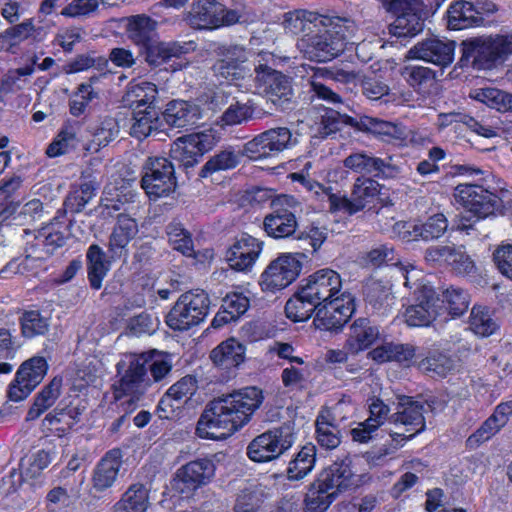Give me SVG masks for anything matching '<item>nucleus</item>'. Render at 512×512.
Here are the masks:
<instances>
[{"label": "nucleus", "mask_w": 512, "mask_h": 512, "mask_svg": "<svg viewBox=\"0 0 512 512\" xmlns=\"http://www.w3.org/2000/svg\"><path fill=\"white\" fill-rule=\"evenodd\" d=\"M263 400V391L255 386L211 400L197 422L196 434L203 439H226L251 420Z\"/></svg>", "instance_id": "obj_1"}, {"label": "nucleus", "mask_w": 512, "mask_h": 512, "mask_svg": "<svg viewBox=\"0 0 512 512\" xmlns=\"http://www.w3.org/2000/svg\"><path fill=\"white\" fill-rule=\"evenodd\" d=\"M330 17L340 22L329 27L317 26L312 33L298 39L296 46L305 58L315 62H329L343 53L348 40L355 35L357 25L353 19L334 15Z\"/></svg>", "instance_id": "obj_2"}, {"label": "nucleus", "mask_w": 512, "mask_h": 512, "mask_svg": "<svg viewBox=\"0 0 512 512\" xmlns=\"http://www.w3.org/2000/svg\"><path fill=\"white\" fill-rule=\"evenodd\" d=\"M292 179L300 182L318 198H326L331 212H342L348 215H353L374 203L382 189L376 180L358 177L353 185L351 197L348 198L345 195L332 193L331 187L324 186L301 173L292 174Z\"/></svg>", "instance_id": "obj_3"}, {"label": "nucleus", "mask_w": 512, "mask_h": 512, "mask_svg": "<svg viewBox=\"0 0 512 512\" xmlns=\"http://www.w3.org/2000/svg\"><path fill=\"white\" fill-rule=\"evenodd\" d=\"M461 66L489 70L512 54L511 35H488L466 39L461 44Z\"/></svg>", "instance_id": "obj_4"}, {"label": "nucleus", "mask_w": 512, "mask_h": 512, "mask_svg": "<svg viewBox=\"0 0 512 512\" xmlns=\"http://www.w3.org/2000/svg\"><path fill=\"white\" fill-rule=\"evenodd\" d=\"M213 64L214 76L220 83L237 87L242 92L253 91L254 68L248 63L249 52L240 45H222Z\"/></svg>", "instance_id": "obj_5"}, {"label": "nucleus", "mask_w": 512, "mask_h": 512, "mask_svg": "<svg viewBox=\"0 0 512 512\" xmlns=\"http://www.w3.org/2000/svg\"><path fill=\"white\" fill-rule=\"evenodd\" d=\"M276 56L268 51H261L254 61V93L263 94L274 105L283 107L293 96L291 79L275 70Z\"/></svg>", "instance_id": "obj_6"}, {"label": "nucleus", "mask_w": 512, "mask_h": 512, "mask_svg": "<svg viewBox=\"0 0 512 512\" xmlns=\"http://www.w3.org/2000/svg\"><path fill=\"white\" fill-rule=\"evenodd\" d=\"M346 343L350 352L369 349H372L371 352H415L414 346L396 343L382 335L379 328L367 318H359L352 323Z\"/></svg>", "instance_id": "obj_7"}, {"label": "nucleus", "mask_w": 512, "mask_h": 512, "mask_svg": "<svg viewBox=\"0 0 512 512\" xmlns=\"http://www.w3.org/2000/svg\"><path fill=\"white\" fill-rule=\"evenodd\" d=\"M210 300L203 290L183 293L166 316L167 325L177 331H185L200 324L209 312Z\"/></svg>", "instance_id": "obj_8"}, {"label": "nucleus", "mask_w": 512, "mask_h": 512, "mask_svg": "<svg viewBox=\"0 0 512 512\" xmlns=\"http://www.w3.org/2000/svg\"><path fill=\"white\" fill-rule=\"evenodd\" d=\"M118 373L123 374L115 385V398L122 400L127 398L129 405L135 404L152 386L151 377L148 375L146 361L142 358H134L130 354L128 362L117 363Z\"/></svg>", "instance_id": "obj_9"}, {"label": "nucleus", "mask_w": 512, "mask_h": 512, "mask_svg": "<svg viewBox=\"0 0 512 512\" xmlns=\"http://www.w3.org/2000/svg\"><path fill=\"white\" fill-rule=\"evenodd\" d=\"M425 405L414 401L411 397L402 396L399 399L397 411L389 418L388 423L394 428L388 430L396 447L411 439L425 428Z\"/></svg>", "instance_id": "obj_10"}, {"label": "nucleus", "mask_w": 512, "mask_h": 512, "mask_svg": "<svg viewBox=\"0 0 512 512\" xmlns=\"http://www.w3.org/2000/svg\"><path fill=\"white\" fill-rule=\"evenodd\" d=\"M218 141L219 135L213 128L186 134L173 141L170 157L184 168H190L195 166Z\"/></svg>", "instance_id": "obj_11"}, {"label": "nucleus", "mask_w": 512, "mask_h": 512, "mask_svg": "<svg viewBox=\"0 0 512 512\" xmlns=\"http://www.w3.org/2000/svg\"><path fill=\"white\" fill-rule=\"evenodd\" d=\"M302 263L298 254L281 253L262 271L259 285L265 293H277L291 285L300 275Z\"/></svg>", "instance_id": "obj_12"}, {"label": "nucleus", "mask_w": 512, "mask_h": 512, "mask_svg": "<svg viewBox=\"0 0 512 512\" xmlns=\"http://www.w3.org/2000/svg\"><path fill=\"white\" fill-rule=\"evenodd\" d=\"M175 168L165 157H149L142 171L141 187L150 199L166 197L176 188Z\"/></svg>", "instance_id": "obj_13"}, {"label": "nucleus", "mask_w": 512, "mask_h": 512, "mask_svg": "<svg viewBox=\"0 0 512 512\" xmlns=\"http://www.w3.org/2000/svg\"><path fill=\"white\" fill-rule=\"evenodd\" d=\"M311 70L313 72L310 80L312 103L316 100H322L327 104L335 105L337 107L342 105L341 97L331 88L322 83V80L330 79L344 84H356L362 80V75L358 71L344 67H312Z\"/></svg>", "instance_id": "obj_14"}, {"label": "nucleus", "mask_w": 512, "mask_h": 512, "mask_svg": "<svg viewBox=\"0 0 512 512\" xmlns=\"http://www.w3.org/2000/svg\"><path fill=\"white\" fill-rule=\"evenodd\" d=\"M293 442L289 426H281L255 437L247 447V455L254 462H268L282 455Z\"/></svg>", "instance_id": "obj_15"}, {"label": "nucleus", "mask_w": 512, "mask_h": 512, "mask_svg": "<svg viewBox=\"0 0 512 512\" xmlns=\"http://www.w3.org/2000/svg\"><path fill=\"white\" fill-rule=\"evenodd\" d=\"M273 211L263 220V230L274 239H284L293 235L297 229L295 213L300 203L293 196L284 195L273 203Z\"/></svg>", "instance_id": "obj_16"}, {"label": "nucleus", "mask_w": 512, "mask_h": 512, "mask_svg": "<svg viewBox=\"0 0 512 512\" xmlns=\"http://www.w3.org/2000/svg\"><path fill=\"white\" fill-rule=\"evenodd\" d=\"M297 143L292 132L287 127L269 129L244 145V154L253 160L264 159L278 155L284 150L291 149Z\"/></svg>", "instance_id": "obj_17"}, {"label": "nucleus", "mask_w": 512, "mask_h": 512, "mask_svg": "<svg viewBox=\"0 0 512 512\" xmlns=\"http://www.w3.org/2000/svg\"><path fill=\"white\" fill-rule=\"evenodd\" d=\"M215 464L211 459L199 458L177 469L171 485L178 493L191 496L199 488L212 482L215 476Z\"/></svg>", "instance_id": "obj_18"}, {"label": "nucleus", "mask_w": 512, "mask_h": 512, "mask_svg": "<svg viewBox=\"0 0 512 512\" xmlns=\"http://www.w3.org/2000/svg\"><path fill=\"white\" fill-rule=\"evenodd\" d=\"M301 289L303 298L311 299L318 307L342 297V294H350L342 291L339 273L329 268L320 269L310 275Z\"/></svg>", "instance_id": "obj_19"}, {"label": "nucleus", "mask_w": 512, "mask_h": 512, "mask_svg": "<svg viewBox=\"0 0 512 512\" xmlns=\"http://www.w3.org/2000/svg\"><path fill=\"white\" fill-rule=\"evenodd\" d=\"M48 369V362L42 356H33L24 361L16 372L15 379L9 385V399L14 402L26 399L42 382Z\"/></svg>", "instance_id": "obj_20"}, {"label": "nucleus", "mask_w": 512, "mask_h": 512, "mask_svg": "<svg viewBox=\"0 0 512 512\" xmlns=\"http://www.w3.org/2000/svg\"><path fill=\"white\" fill-rule=\"evenodd\" d=\"M420 276L414 275L409 287L415 288L416 303L408 306L403 315L405 322L412 327L429 326L438 314L435 291L431 286L420 284Z\"/></svg>", "instance_id": "obj_21"}, {"label": "nucleus", "mask_w": 512, "mask_h": 512, "mask_svg": "<svg viewBox=\"0 0 512 512\" xmlns=\"http://www.w3.org/2000/svg\"><path fill=\"white\" fill-rule=\"evenodd\" d=\"M379 363L398 361L405 366L417 363L418 369L430 377H444L455 367V360L448 354H371Z\"/></svg>", "instance_id": "obj_22"}, {"label": "nucleus", "mask_w": 512, "mask_h": 512, "mask_svg": "<svg viewBox=\"0 0 512 512\" xmlns=\"http://www.w3.org/2000/svg\"><path fill=\"white\" fill-rule=\"evenodd\" d=\"M264 242L247 233L237 236L225 252V261L237 272H250L263 252Z\"/></svg>", "instance_id": "obj_23"}, {"label": "nucleus", "mask_w": 512, "mask_h": 512, "mask_svg": "<svg viewBox=\"0 0 512 512\" xmlns=\"http://www.w3.org/2000/svg\"><path fill=\"white\" fill-rule=\"evenodd\" d=\"M343 166L353 173L371 174L382 178H396L401 174V167L392 157L382 159L371 153L358 151L343 160Z\"/></svg>", "instance_id": "obj_24"}, {"label": "nucleus", "mask_w": 512, "mask_h": 512, "mask_svg": "<svg viewBox=\"0 0 512 512\" xmlns=\"http://www.w3.org/2000/svg\"><path fill=\"white\" fill-rule=\"evenodd\" d=\"M354 310L355 305L352 295L342 294V297L319 306L313 323L320 330L336 331L343 327Z\"/></svg>", "instance_id": "obj_25"}, {"label": "nucleus", "mask_w": 512, "mask_h": 512, "mask_svg": "<svg viewBox=\"0 0 512 512\" xmlns=\"http://www.w3.org/2000/svg\"><path fill=\"white\" fill-rule=\"evenodd\" d=\"M425 261L433 266H450L456 273L466 275L473 272L475 264L463 247L436 245L426 249Z\"/></svg>", "instance_id": "obj_26"}, {"label": "nucleus", "mask_w": 512, "mask_h": 512, "mask_svg": "<svg viewBox=\"0 0 512 512\" xmlns=\"http://www.w3.org/2000/svg\"><path fill=\"white\" fill-rule=\"evenodd\" d=\"M455 41L440 38H429L417 43L409 52L410 59L423 60L442 68L448 67L454 61Z\"/></svg>", "instance_id": "obj_27"}, {"label": "nucleus", "mask_w": 512, "mask_h": 512, "mask_svg": "<svg viewBox=\"0 0 512 512\" xmlns=\"http://www.w3.org/2000/svg\"><path fill=\"white\" fill-rule=\"evenodd\" d=\"M393 228L403 240L411 241L422 238L425 241H430L440 238L446 232L448 221L444 214L437 213L430 216L422 224L397 222Z\"/></svg>", "instance_id": "obj_28"}, {"label": "nucleus", "mask_w": 512, "mask_h": 512, "mask_svg": "<svg viewBox=\"0 0 512 512\" xmlns=\"http://www.w3.org/2000/svg\"><path fill=\"white\" fill-rule=\"evenodd\" d=\"M195 29H215L224 25V8L216 0H194L186 17Z\"/></svg>", "instance_id": "obj_29"}, {"label": "nucleus", "mask_w": 512, "mask_h": 512, "mask_svg": "<svg viewBox=\"0 0 512 512\" xmlns=\"http://www.w3.org/2000/svg\"><path fill=\"white\" fill-rule=\"evenodd\" d=\"M361 263L366 266L381 267L382 265L394 266L402 278L404 285L410 287L411 279L414 275L421 274V271L410 263H402L396 258L394 248L388 244H382L374 247L361 258Z\"/></svg>", "instance_id": "obj_30"}, {"label": "nucleus", "mask_w": 512, "mask_h": 512, "mask_svg": "<svg viewBox=\"0 0 512 512\" xmlns=\"http://www.w3.org/2000/svg\"><path fill=\"white\" fill-rule=\"evenodd\" d=\"M340 20H333L330 15L313 11L295 10L284 15L283 26L286 32L298 35L312 33L317 26L337 25Z\"/></svg>", "instance_id": "obj_31"}, {"label": "nucleus", "mask_w": 512, "mask_h": 512, "mask_svg": "<svg viewBox=\"0 0 512 512\" xmlns=\"http://www.w3.org/2000/svg\"><path fill=\"white\" fill-rule=\"evenodd\" d=\"M122 466V453L119 449L108 451L93 471L92 487L98 492L111 488L117 480Z\"/></svg>", "instance_id": "obj_32"}, {"label": "nucleus", "mask_w": 512, "mask_h": 512, "mask_svg": "<svg viewBox=\"0 0 512 512\" xmlns=\"http://www.w3.org/2000/svg\"><path fill=\"white\" fill-rule=\"evenodd\" d=\"M138 225L135 219L120 214L111 232L108 243V252L111 259L126 256L128 244L137 235Z\"/></svg>", "instance_id": "obj_33"}, {"label": "nucleus", "mask_w": 512, "mask_h": 512, "mask_svg": "<svg viewBox=\"0 0 512 512\" xmlns=\"http://www.w3.org/2000/svg\"><path fill=\"white\" fill-rule=\"evenodd\" d=\"M83 122L78 120H67L62 128L47 147L46 154L54 158L64 155L75 149L77 145L86 138L82 133Z\"/></svg>", "instance_id": "obj_34"}, {"label": "nucleus", "mask_w": 512, "mask_h": 512, "mask_svg": "<svg viewBox=\"0 0 512 512\" xmlns=\"http://www.w3.org/2000/svg\"><path fill=\"white\" fill-rule=\"evenodd\" d=\"M321 485H325L327 489L335 492V496L339 492L352 487H357L360 479L355 475L349 464L346 462L334 463L321 472L317 478Z\"/></svg>", "instance_id": "obj_35"}, {"label": "nucleus", "mask_w": 512, "mask_h": 512, "mask_svg": "<svg viewBox=\"0 0 512 512\" xmlns=\"http://www.w3.org/2000/svg\"><path fill=\"white\" fill-rule=\"evenodd\" d=\"M194 41H170L151 43L146 50V60L150 65L160 66L172 58H179L183 54L194 51Z\"/></svg>", "instance_id": "obj_36"}, {"label": "nucleus", "mask_w": 512, "mask_h": 512, "mask_svg": "<svg viewBox=\"0 0 512 512\" xmlns=\"http://www.w3.org/2000/svg\"><path fill=\"white\" fill-rule=\"evenodd\" d=\"M100 76H92L87 82L80 83L71 93L68 100L69 113L76 118L84 116L90 108V104L99 98V91L95 84Z\"/></svg>", "instance_id": "obj_37"}, {"label": "nucleus", "mask_w": 512, "mask_h": 512, "mask_svg": "<svg viewBox=\"0 0 512 512\" xmlns=\"http://www.w3.org/2000/svg\"><path fill=\"white\" fill-rule=\"evenodd\" d=\"M164 120L169 126L183 128L194 125L201 117L200 109L197 105L183 101H171L164 113Z\"/></svg>", "instance_id": "obj_38"}, {"label": "nucleus", "mask_w": 512, "mask_h": 512, "mask_svg": "<svg viewBox=\"0 0 512 512\" xmlns=\"http://www.w3.org/2000/svg\"><path fill=\"white\" fill-rule=\"evenodd\" d=\"M448 26L452 30H463L473 26H479L483 22L480 12L471 2L456 1L447 11Z\"/></svg>", "instance_id": "obj_39"}, {"label": "nucleus", "mask_w": 512, "mask_h": 512, "mask_svg": "<svg viewBox=\"0 0 512 512\" xmlns=\"http://www.w3.org/2000/svg\"><path fill=\"white\" fill-rule=\"evenodd\" d=\"M250 306L249 298L241 292H232L225 296L219 311L213 321L212 326L217 328L224 324L237 320L243 315Z\"/></svg>", "instance_id": "obj_40"}, {"label": "nucleus", "mask_w": 512, "mask_h": 512, "mask_svg": "<svg viewBox=\"0 0 512 512\" xmlns=\"http://www.w3.org/2000/svg\"><path fill=\"white\" fill-rule=\"evenodd\" d=\"M86 259L90 286L94 290H99L110 270V261L107 259L105 251L97 244L89 246L86 252Z\"/></svg>", "instance_id": "obj_41"}, {"label": "nucleus", "mask_w": 512, "mask_h": 512, "mask_svg": "<svg viewBox=\"0 0 512 512\" xmlns=\"http://www.w3.org/2000/svg\"><path fill=\"white\" fill-rule=\"evenodd\" d=\"M62 387V376L53 377L35 396L34 403L27 413V419L34 420L51 408L60 397Z\"/></svg>", "instance_id": "obj_42"}, {"label": "nucleus", "mask_w": 512, "mask_h": 512, "mask_svg": "<svg viewBox=\"0 0 512 512\" xmlns=\"http://www.w3.org/2000/svg\"><path fill=\"white\" fill-rule=\"evenodd\" d=\"M157 25V21L147 15H134L128 18L127 35L133 43L146 49L152 43Z\"/></svg>", "instance_id": "obj_43"}, {"label": "nucleus", "mask_w": 512, "mask_h": 512, "mask_svg": "<svg viewBox=\"0 0 512 512\" xmlns=\"http://www.w3.org/2000/svg\"><path fill=\"white\" fill-rule=\"evenodd\" d=\"M57 225L58 223H50L38 231L37 235H35V244L31 247L42 246V250L39 252L37 249L34 250L31 254L26 256L27 259H42L44 257L42 252L50 255L57 248L62 247L65 244V236L60 229L56 227Z\"/></svg>", "instance_id": "obj_44"}, {"label": "nucleus", "mask_w": 512, "mask_h": 512, "mask_svg": "<svg viewBox=\"0 0 512 512\" xmlns=\"http://www.w3.org/2000/svg\"><path fill=\"white\" fill-rule=\"evenodd\" d=\"M160 127L159 113L155 107L133 110L130 120V135L142 140Z\"/></svg>", "instance_id": "obj_45"}, {"label": "nucleus", "mask_w": 512, "mask_h": 512, "mask_svg": "<svg viewBox=\"0 0 512 512\" xmlns=\"http://www.w3.org/2000/svg\"><path fill=\"white\" fill-rule=\"evenodd\" d=\"M470 97L498 112H512V94L495 87L475 88Z\"/></svg>", "instance_id": "obj_46"}, {"label": "nucleus", "mask_w": 512, "mask_h": 512, "mask_svg": "<svg viewBox=\"0 0 512 512\" xmlns=\"http://www.w3.org/2000/svg\"><path fill=\"white\" fill-rule=\"evenodd\" d=\"M150 505L148 490L144 485L132 484L113 507L114 512H146Z\"/></svg>", "instance_id": "obj_47"}, {"label": "nucleus", "mask_w": 512, "mask_h": 512, "mask_svg": "<svg viewBox=\"0 0 512 512\" xmlns=\"http://www.w3.org/2000/svg\"><path fill=\"white\" fill-rule=\"evenodd\" d=\"M157 95L156 85L143 80L130 85L126 101L129 102L133 110L148 109V107H154Z\"/></svg>", "instance_id": "obj_48"}, {"label": "nucleus", "mask_w": 512, "mask_h": 512, "mask_svg": "<svg viewBox=\"0 0 512 512\" xmlns=\"http://www.w3.org/2000/svg\"><path fill=\"white\" fill-rule=\"evenodd\" d=\"M89 136L92 137L91 144L87 150H98L108 145L119 133V125L115 118L107 116L101 119L96 125L88 126Z\"/></svg>", "instance_id": "obj_49"}, {"label": "nucleus", "mask_w": 512, "mask_h": 512, "mask_svg": "<svg viewBox=\"0 0 512 512\" xmlns=\"http://www.w3.org/2000/svg\"><path fill=\"white\" fill-rule=\"evenodd\" d=\"M395 21L390 25V34L397 37H413L419 34L424 27L421 16L408 10L400 11Z\"/></svg>", "instance_id": "obj_50"}, {"label": "nucleus", "mask_w": 512, "mask_h": 512, "mask_svg": "<svg viewBox=\"0 0 512 512\" xmlns=\"http://www.w3.org/2000/svg\"><path fill=\"white\" fill-rule=\"evenodd\" d=\"M98 185L88 179L74 186L65 200V207L72 213H79L95 197Z\"/></svg>", "instance_id": "obj_51"}, {"label": "nucleus", "mask_w": 512, "mask_h": 512, "mask_svg": "<svg viewBox=\"0 0 512 512\" xmlns=\"http://www.w3.org/2000/svg\"><path fill=\"white\" fill-rule=\"evenodd\" d=\"M241 154L232 148L220 151L212 156L201 168L199 176L207 178L215 172L235 168L240 162Z\"/></svg>", "instance_id": "obj_52"}, {"label": "nucleus", "mask_w": 512, "mask_h": 512, "mask_svg": "<svg viewBox=\"0 0 512 512\" xmlns=\"http://www.w3.org/2000/svg\"><path fill=\"white\" fill-rule=\"evenodd\" d=\"M469 327L474 334L489 337L499 329V324L488 308L474 306L470 314Z\"/></svg>", "instance_id": "obj_53"}, {"label": "nucleus", "mask_w": 512, "mask_h": 512, "mask_svg": "<svg viewBox=\"0 0 512 512\" xmlns=\"http://www.w3.org/2000/svg\"><path fill=\"white\" fill-rule=\"evenodd\" d=\"M316 448L305 445L296 457L289 463L287 475L290 480H301L311 472L315 465Z\"/></svg>", "instance_id": "obj_54"}, {"label": "nucleus", "mask_w": 512, "mask_h": 512, "mask_svg": "<svg viewBox=\"0 0 512 512\" xmlns=\"http://www.w3.org/2000/svg\"><path fill=\"white\" fill-rule=\"evenodd\" d=\"M336 498L335 492L321 485L317 479L305 497V512H324Z\"/></svg>", "instance_id": "obj_55"}, {"label": "nucleus", "mask_w": 512, "mask_h": 512, "mask_svg": "<svg viewBox=\"0 0 512 512\" xmlns=\"http://www.w3.org/2000/svg\"><path fill=\"white\" fill-rule=\"evenodd\" d=\"M317 309L318 306L311 299L303 298L301 287L285 305L286 316L294 322L308 320L314 312H317Z\"/></svg>", "instance_id": "obj_56"}, {"label": "nucleus", "mask_w": 512, "mask_h": 512, "mask_svg": "<svg viewBox=\"0 0 512 512\" xmlns=\"http://www.w3.org/2000/svg\"><path fill=\"white\" fill-rule=\"evenodd\" d=\"M316 436L318 443L327 449H334L340 444V431L332 423L329 412L321 413L316 420Z\"/></svg>", "instance_id": "obj_57"}, {"label": "nucleus", "mask_w": 512, "mask_h": 512, "mask_svg": "<svg viewBox=\"0 0 512 512\" xmlns=\"http://www.w3.org/2000/svg\"><path fill=\"white\" fill-rule=\"evenodd\" d=\"M168 241L173 249L181 252L185 256H192L194 246L191 234L178 221H172L166 227Z\"/></svg>", "instance_id": "obj_58"}, {"label": "nucleus", "mask_w": 512, "mask_h": 512, "mask_svg": "<svg viewBox=\"0 0 512 512\" xmlns=\"http://www.w3.org/2000/svg\"><path fill=\"white\" fill-rule=\"evenodd\" d=\"M34 29L35 27L31 19L6 29L0 33V51L10 50L25 41L32 35Z\"/></svg>", "instance_id": "obj_59"}, {"label": "nucleus", "mask_w": 512, "mask_h": 512, "mask_svg": "<svg viewBox=\"0 0 512 512\" xmlns=\"http://www.w3.org/2000/svg\"><path fill=\"white\" fill-rule=\"evenodd\" d=\"M52 461V454L47 450H38L24 457L20 463V471L23 477L33 479L48 467Z\"/></svg>", "instance_id": "obj_60"}, {"label": "nucleus", "mask_w": 512, "mask_h": 512, "mask_svg": "<svg viewBox=\"0 0 512 512\" xmlns=\"http://www.w3.org/2000/svg\"><path fill=\"white\" fill-rule=\"evenodd\" d=\"M254 114V106L248 101L246 103L235 102L223 112L219 123L221 126H235L245 123L252 119Z\"/></svg>", "instance_id": "obj_61"}, {"label": "nucleus", "mask_w": 512, "mask_h": 512, "mask_svg": "<svg viewBox=\"0 0 512 512\" xmlns=\"http://www.w3.org/2000/svg\"><path fill=\"white\" fill-rule=\"evenodd\" d=\"M372 133L379 136L383 141L402 142L407 139L408 132L405 126L384 120L372 119L370 128Z\"/></svg>", "instance_id": "obj_62"}, {"label": "nucleus", "mask_w": 512, "mask_h": 512, "mask_svg": "<svg viewBox=\"0 0 512 512\" xmlns=\"http://www.w3.org/2000/svg\"><path fill=\"white\" fill-rule=\"evenodd\" d=\"M320 133L324 136H329L338 130L341 126L347 122L348 116L341 113L339 110H335L329 107L318 108Z\"/></svg>", "instance_id": "obj_63"}, {"label": "nucleus", "mask_w": 512, "mask_h": 512, "mask_svg": "<svg viewBox=\"0 0 512 512\" xmlns=\"http://www.w3.org/2000/svg\"><path fill=\"white\" fill-rule=\"evenodd\" d=\"M406 80L414 88L425 92L435 82V72L424 66H411L406 69Z\"/></svg>", "instance_id": "obj_64"}]
</instances>
